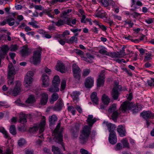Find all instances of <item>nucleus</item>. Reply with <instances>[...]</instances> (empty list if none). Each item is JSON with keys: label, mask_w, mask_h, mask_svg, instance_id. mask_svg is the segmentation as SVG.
Listing matches in <instances>:
<instances>
[{"label": "nucleus", "mask_w": 154, "mask_h": 154, "mask_svg": "<svg viewBox=\"0 0 154 154\" xmlns=\"http://www.w3.org/2000/svg\"><path fill=\"white\" fill-rule=\"evenodd\" d=\"M60 82V79L58 76L57 75L55 76L54 79L52 81V84L53 85H57L58 86Z\"/></svg>", "instance_id": "nucleus-38"}, {"label": "nucleus", "mask_w": 154, "mask_h": 154, "mask_svg": "<svg viewBox=\"0 0 154 154\" xmlns=\"http://www.w3.org/2000/svg\"><path fill=\"white\" fill-rule=\"evenodd\" d=\"M33 75L34 73L32 71H29L27 72L24 78V85L26 88L29 89L31 87Z\"/></svg>", "instance_id": "nucleus-7"}, {"label": "nucleus", "mask_w": 154, "mask_h": 154, "mask_svg": "<svg viewBox=\"0 0 154 154\" xmlns=\"http://www.w3.org/2000/svg\"><path fill=\"white\" fill-rule=\"evenodd\" d=\"M52 23L53 24L58 26L63 25L65 23V21L61 19H59L57 22H55L54 21H52Z\"/></svg>", "instance_id": "nucleus-41"}, {"label": "nucleus", "mask_w": 154, "mask_h": 154, "mask_svg": "<svg viewBox=\"0 0 154 154\" xmlns=\"http://www.w3.org/2000/svg\"><path fill=\"white\" fill-rule=\"evenodd\" d=\"M45 123V119L44 117L41 120L39 124H35L32 127L30 128L29 129V131L31 133H34L37 131L39 128V132L41 133L44 131Z\"/></svg>", "instance_id": "nucleus-5"}, {"label": "nucleus", "mask_w": 154, "mask_h": 154, "mask_svg": "<svg viewBox=\"0 0 154 154\" xmlns=\"http://www.w3.org/2000/svg\"><path fill=\"white\" fill-rule=\"evenodd\" d=\"M41 79L42 82V85L45 87L49 85V77L46 74H44L42 75Z\"/></svg>", "instance_id": "nucleus-19"}, {"label": "nucleus", "mask_w": 154, "mask_h": 154, "mask_svg": "<svg viewBox=\"0 0 154 154\" xmlns=\"http://www.w3.org/2000/svg\"><path fill=\"white\" fill-rule=\"evenodd\" d=\"M56 69L62 73H65L66 71L63 64L61 62H58L56 66Z\"/></svg>", "instance_id": "nucleus-22"}, {"label": "nucleus", "mask_w": 154, "mask_h": 154, "mask_svg": "<svg viewBox=\"0 0 154 154\" xmlns=\"http://www.w3.org/2000/svg\"><path fill=\"white\" fill-rule=\"evenodd\" d=\"M48 99V95L45 93L42 94V98L40 100L41 105H45L47 103Z\"/></svg>", "instance_id": "nucleus-26"}, {"label": "nucleus", "mask_w": 154, "mask_h": 154, "mask_svg": "<svg viewBox=\"0 0 154 154\" xmlns=\"http://www.w3.org/2000/svg\"><path fill=\"white\" fill-rule=\"evenodd\" d=\"M26 143L25 140L23 138H20L18 141V145L21 146L24 145Z\"/></svg>", "instance_id": "nucleus-44"}, {"label": "nucleus", "mask_w": 154, "mask_h": 154, "mask_svg": "<svg viewBox=\"0 0 154 154\" xmlns=\"http://www.w3.org/2000/svg\"><path fill=\"white\" fill-rule=\"evenodd\" d=\"M122 146L121 143H118L115 147V150L116 151L120 150L122 149Z\"/></svg>", "instance_id": "nucleus-54"}, {"label": "nucleus", "mask_w": 154, "mask_h": 154, "mask_svg": "<svg viewBox=\"0 0 154 154\" xmlns=\"http://www.w3.org/2000/svg\"><path fill=\"white\" fill-rule=\"evenodd\" d=\"M59 98V95L56 93H54L51 96L50 100V102L51 103H54V102L58 99Z\"/></svg>", "instance_id": "nucleus-34"}, {"label": "nucleus", "mask_w": 154, "mask_h": 154, "mask_svg": "<svg viewBox=\"0 0 154 154\" xmlns=\"http://www.w3.org/2000/svg\"><path fill=\"white\" fill-rule=\"evenodd\" d=\"M7 20L8 25L10 26H13L15 23L14 19L13 18H8Z\"/></svg>", "instance_id": "nucleus-47"}, {"label": "nucleus", "mask_w": 154, "mask_h": 154, "mask_svg": "<svg viewBox=\"0 0 154 154\" xmlns=\"http://www.w3.org/2000/svg\"><path fill=\"white\" fill-rule=\"evenodd\" d=\"M143 5L142 3L139 0H131V7L130 11H134L138 8V7L142 6Z\"/></svg>", "instance_id": "nucleus-13"}, {"label": "nucleus", "mask_w": 154, "mask_h": 154, "mask_svg": "<svg viewBox=\"0 0 154 154\" xmlns=\"http://www.w3.org/2000/svg\"><path fill=\"white\" fill-rule=\"evenodd\" d=\"M60 123H58L55 129L54 130L52 133L54 137V139L55 141L61 144L63 149L64 150H65V148L63 144V136L62 134L63 131V128H60Z\"/></svg>", "instance_id": "nucleus-2"}, {"label": "nucleus", "mask_w": 154, "mask_h": 154, "mask_svg": "<svg viewBox=\"0 0 154 154\" xmlns=\"http://www.w3.org/2000/svg\"><path fill=\"white\" fill-rule=\"evenodd\" d=\"M102 100L104 104L106 106L108 105L110 101V99L105 94H104L102 96Z\"/></svg>", "instance_id": "nucleus-29"}, {"label": "nucleus", "mask_w": 154, "mask_h": 154, "mask_svg": "<svg viewBox=\"0 0 154 154\" xmlns=\"http://www.w3.org/2000/svg\"><path fill=\"white\" fill-rule=\"evenodd\" d=\"M63 104L60 100H59L55 104L54 106L52 107L53 110L55 111H60L62 109Z\"/></svg>", "instance_id": "nucleus-18"}, {"label": "nucleus", "mask_w": 154, "mask_h": 154, "mask_svg": "<svg viewBox=\"0 0 154 154\" xmlns=\"http://www.w3.org/2000/svg\"><path fill=\"white\" fill-rule=\"evenodd\" d=\"M54 39H57L59 43L62 45H64L65 43V41L62 39L61 37L59 38L57 37V35L54 37Z\"/></svg>", "instance_id": "nucleus-46"}, {"label": "nucleus", "mask_w": 154, "mask_h": 154, "mask_svg": "<svg viewBox=\"0 0 154 154\" xmlns=\"http://www.w3.org/2000/svg\"><path fill=\"white\" fill-rule=\"evenodd\" d=\"M112 16L113 17L115 20H122V17L121 16H118V15L115 14H112Z\"/></svg>", "instance_id": "nucleus-56"}, {"label": "nucleus", "mask_w": 154, "mask_h": 154, "mask_svg": "<svg viewBox=\"0 0 154 154\" xmlns=\"http://www.w3.org/2000/svg\"><path fill=\"white\" fill-rule=\"evenodd\" d=\"M90 70L89 69H85L84 70L83 73V76L85 77L87 76L89 74L90 72Z\"/></svg>", "instance_id": "nucleus-53"}, {"label": "nucleus", "mask_w": 154, "mask_h": 154, "mask_svg": "<svg viewBox=\"0 0 154 154\" xmlns=\"http://www.w3.org/2000/svg\"><path fill=\"white\" fill-rule=\"evenodd\" d=\"M148 85L151 87H154V79H151L150 80L147 81Z\"/></svg>", "instance_id": "nucleus-52"}, {"label": "nucleus", "mask_w": 154, "mask_h": 154, "mask_svg": "<svg viewBox=\"0 0 154 154\" xmlns=\"http://www.w3.org/2000/svg\"><path fill=\"white\" fill-rule=\"evenodd\" d=\"M68 111L70 112L73 115H74L76 112L75 109L72 106H69L68 107Z\"/></svg>", "instance_id": "nucleus-48"}, {"label": "nucleus", "mask_w": 154, "mask_h": 154, "mask_svg": "<svg viewBox=\"0 0 154 154\" xmlns=\"http://www.w3.org/2000/svg\"><path fill=\"white\" fill-rule=\"evenodd\" d=\"M70 34V32L69 30H65L62 34H57V37L58 38L61 37H64L66 35Z\"/></svg>", "instance_id": "nucleus-42"}, {"label": "nucleus", "mask_w": 154, "mask_h": 154, "mask_svg": "<svg viewBox=\"0 0 154 154\" xmlns=\"http://www.w3.org/2000/svg\"><path fill=\"white\" fill-rule=\"evenodd\" d=\"M86 56V57H81L82 59L88 62L92 63L93 60L94 59V56L89 53H87Z\"/></svg>", "instance_id": "nucleus-23"}, {"label": "nucleus", "mask_w": 154, "mask_h": 154, "mask_svg": "<svg viewBox=\"0 0 154 154\" xmlns=\"http://www.w3.org/2000/svg\"><path fill=\"white\" fill-rule=\"evenodd\" d=\"M0 132L2 133L4 135V137L5 138H7L8 137V136L7 131L3 127H0Z\"/></svg>", "instance_id": "nucleus-45"}, {"label": "nucleus", "mask_w": 154, "mask_h": 154, "mask_svg": "<svg viewBox=\"0 0 154 154\" xmlns=\"http://www.w3.org/2000/svg\"><path fill=\"white\" fill-rule=\"evenodd\" d=\"M75 52L77 54L81 56H83L84 54V52L79 49H76Z\"/></svg>", "instance_id": "nucleus-58"}, {"label": "nucleus", "mask_w": 154, "mask_h": 154, "mask_svg": "<svg viewBox=\"0 0 154 154\" xmlns=\"http://www.w3.org/2000/svg\"><path fill=\"white\" fill-rule=\"evenodd\" d=\"M140 115L146 119L149 118L153 119L154 118L153 113L149 111L143 112L140 113Z\"/></svg>", "instance_id": "nucleus-17"}, {"label": "nucleus", "mask_w": 154, "mask_h": 154, "mask_svg": "<svg viewBox=\"0 0 154 154\" xmlns=\"http://www.w3.org/2000/svg\"><path fill=\"white\" fill-rule=\"evenodd\" d=\"M42 48H38L33 52L32 58L30 59L31 62L34 65H37L40 63L42 57Z\"/></svg>", "instance_id": "nucleus-4"}, {"label": "nucleus", "mask_w": 154, "mask_h": 154, "mask_svg": "<svg viewBox=\"0 0 154 154\" xmlns=\"http://www.w3.org/2000/svg\"><path fill=\"white\" fill-rule=\"evenodd\" d=\"M80 152L82 154H91L87 150L83 148L80 149Z\"/></svg>", "instance_id": "nucleus-60"}, {"label": "nucleus", "mask_w": 154, "mask_h": 154, "mask_svg": "<svg viewBox=\"0 0 154 154\" xmlns=\"http://www.w3.org/2000/svg\"><path fill=\"white\" fill-rule=\"evenodd\" d=\"M94 82L93 78L91 77H88L86 79L85 83V87L87 88H91L93 86Z\"/></svg>", "instance_id": "nucleus-20"}, {"label": "nucleus", "mask_w": 154, "mask_h": 154, "mask_svg": "<svg viewBox=\"0 0 154 154\" xmlns=\"http://www.w3.org/2000/svg\"><path fill=\"white\" fill-rule=\"evenodd\" d=\"M78 39L77 37H75L72 36L66 42L68 44H73L74 43H77L78 42Z\"/></svg>", "instance_id": "nucleus-40"}, {"label": "nucleus", "mask_w": 154, "mask_h": 154, "mask_svg": "<svg viewBox=\"0 0 154 154\" xmlns=\"http://www.w3.org/2000/svg\"><path fill=\"white\" fill-rule=\"evenodd\" d=\"M100 2L105 7H106L109 5V3L106 0H101Z\"/></svg>", "instance_id": "nucleus-62"}, {"label": "nucleus", "mask_w": 154, "mask_h": 154, "mask_svg": "<svg viewBox=\"0 0 154 154\" xmlns=\"http://www.w3.org/2000/svg\"><path fill=\"white\" fill-rule=\"evenodd\" d=\"M153 56L151 52H149L146 53L143 60L144 61L146 62L151 60Z\"/></svg>", "instance_id": "nucleus-37"}, {"label": "nucleus", "mask_w": 154, "mask_h": 154, "mask_svg": "<svg viewBox=\"0 0 154 154\" xmlns=\"http://www.w3.org/2000/svg\"><path fill=\"white\" fill-rule=\"evenodd\" d=\"M109 140V142L112 144H115L117 142V137L115 132L110 133Z\"/></svg>", "instance_id": "nucleus-21"}, {"label": "nucleus", "mask_w": 154, "mask_h": 154, "mask_svg": "<svg viewBox=\"0 0 154 154\" xmlns=\"http://www.w3.org/2000/svg\"><path fill=\"white\" fill-rule=\"evenodd\" d=\"M104 73V72L102 71L99 75V78L97 80V86L98 87H100L104 84L105 78Z\"/></svg>", "instance_id": "nucleus-16"}, {"label": "nucleus", "mask_w": 154, "mask_h": 154, "mask_svg": "<svg viewBox=\"0 0 154 154\" xmlns=\"http://www.w3.org/2000/svg\"><path fill=\"white\" fill-rule=\"evenodd\" d=\"M9 49V48L8 45H2L0 50V57H4Z\"/></svg>", "instance_id": "nucleus-14"}, {"label": "nucleus", "mask_w": 154, "mask_h": 154, "mask_svg": "<svg viewBox=\"0 0 154 154\" xmlns=\"http://www.w3.org/2000/svg\"><path fill=\"white\" fill-rule=\"evenodd\" d=\"M80 94V92L79 91H74L72 93V96L74 99H75L76 100Z\"/></svg>", "instance_id": "nucleus-50"}, {"label": "nucleus", "mask_w": 154, "mask_h": 154, "mask_svg": "<svg viewBox=\"0 0 154 154\" xmlns=\"http://www.w3.org/2000/svg\"><path fill=\"white\" fill-rule=\"evenodd\" d=\"M72 71L75 82L79 83L81 78V70L77 65L74 63L72 66Z\"/></svg>", "instance_id": "nucleus-6"}, {"label": "nucleus", "mask_w": 154, "mask_h": 154, "mask_svg": "<svg viewBox=\"0 0 154 154\" xmlns=\"http://www.w3.org/2000/svg\"><path fill=\"white\" fill-rule=\"evenodd\" d=\"M145 21L148 24H150L153 22L154 20L152 18H148L145 19Z\"/></svg>", "instance_id": "nucleus-59"}, {"label": "nucleus", "mask_w": 154, "mask_h": 154, "mask_svg": "<svg viewBox=\"0 0 154 154\" xmlns=\"http://www.w3.org/2000/svg\"><path fill=\"white\" fill-rule=\"evenodd\" d=\"M92 127L89 125H85L83 128L79 136V141L81 144H84L88 140L91 132Z\"/></svg>", "instance_id": "nucleus-3"}, {"label": "nucleus", "mask_w": 154, "mask_h": 154, "mask_svg": "<svg viewBox=\"0 0 154 154\" xmlns=\"http://www.w3.org/2000/svg\"><path fill=\"white\" fill-rule=\"evenodd\" d=\"M35 101V96L33 95H30L26 100L25 103L26 104H32Z\"/></svg>", "instance_id": "nucleus-28"}, {"label": "nucleus", "mask_w": 154, "mask_h": 154, "mask_svg": "<svg viewBox=\"0 0 154 154\" xmlns=\"http://www.w3.org/2000/svg\"><path fill=\"white\" fill-rule=\"evenodd\" d=\"M31 52L27 45L23 46L20 51V53L22 57L28 56Z\"/></svg>", "instance_id": "nucleus-15"}, {"label": "nucleus", "mask_w": 154, "mask_h": 154, "mask_svg": "<svg viewBox=\"0 0 154 154\" xmlns=\"http://www.w3.org/2000/svg\"><path fill=\"white\" fill-rule=\"evenodd\" d=\"M130 14L134 18H136L140 15V14L139 13L136 12H134L132 13H130Z\"/></svg>", "instance_id": "nucleus-57"}, {"label": "nucleus", "mask_w": 154, "mask_h": 154, "mask_svg": "<svg viewBox=\"0 0 154 154\" xmlns=\"http://www.w3.org/2000/svg\"><path fill=\"white\" fill-rule=\"evenodd\" d=\"M57 120V116L55 115H53L50 116L49 117V121L50 123V125L51 126L55 124V122Z\"/></svg>", "instance_id": "nucleus-27"}, {"label": "nucleus", "mask_w": 154, "mask_h": 154, "mask_svg": "<svg viewBox=\"0 0 154 154\" xmlns=\"http://www.w3.org/2000/svg\"><path fill=\"white\" fill-rule=\"evenodd\" d=\"M17 49V45H12L10 47V50L11 51H15Z\"/></svg>", "instance_id": "nucleus-55"}, {"label": "nucleus", "mask_w": 154, "mask_h": 154, "mask_svg": "<svg viewBox=\"0 0 154 154\" xmlns=\"http://www.w3.org/2000/svg\"><path fill=\"white\" fill-rule=\"evenodd\" d=\"M122 90L121 86L119 85L117 81L114 82V87L112 90L111 95L112 98L115 100L118 99L119 94V92Z\"/></svg>", "instance_id": "nucleus-8"}, {"label": "nucleus", "mask_w": 154, "mask_h": 154, "mask_svg": "<svg viewBox=\"0 0 154 154\" xmlns=\"http://www.w3.org/2000/svg\"><path fill=\"white\" fill-rule=\"evenodd\" d=\"M66 81L65 80H62L61 83V88L60 90L62 91L64 90L66 86Z\"/></svg>", "instance_id": "nucleus-51"}, {"label": "nucleus", "mask_w": 154, "mask_h": 154, "mask_svg": "<svg viewBox=\"0 0 154 154\" xmlns=\"http://www.w3.org/2000/svg\"><path fill=\"white\" fill-rule=\"evenodd\" d=\"M106 15V12L103 10H97L95 13V16L101 18H103L105 17Z\"/></svg>", "instance_id": "nucleus-25"}, {"label": "nucleus", "mask_w": 154, "mask_h": 154, "mask_svg": "<svg viewBox=\"0 0 154 154\" xmlns=\"http://www.w3.org/2000/svg\"><path fill=\"white\" fill-rule=\"evenodd\" d=\"M52 150L54 154H63L61 152L60 149L57 147L53 146L52 147Z\"/></svg>", "instance_id": "nucleus-39"}, {"label": "nucleus", "mask_w": 154, "mask_h": 154, "mask_svg": "<svg viewBox=\"0 0 154 154\" xmlns=\"http://www.w3.org/2000/svg\"><path fill=\"white\" fill-rule=\"evenodd\" d=\"M142 108V106L140 104H137L135 106L134 104L131 102L125 101L121 105L120 109L122 112H125L127 110L132 109L133 112L135 113H137Z\"/></svg>", "instance_id": "nucleus-1"}, {"label": "nucleus", "mask_w": 154, "mask_h": 154, "mask_svg": "<svg viewBox=\"0 0 154 154\" xmlns=\"http://www.w3.org/2000/svg\"><path fill=\"white\" fill-rule=\"evenodd\" d=\"M48 91L51 93L57 92L59 91V88L58 86L57 85H53L48 88Z\"/></svg>", "instance_id": "nucleus-35"}, {"label": "nucleus", "mask_w": 154, "mask_h": 154, "mask_svg": "<svg viewBox=\"0 0 154 154\" xmlns=\"http://www.w3.org/2000/svg\"><path fill=\"white\" fill-rule=\"evenodd\" d=\"M108 111L109 113H112V119L114 121L116 122L119 115L117 110H116V105L113 104L111 105L110 106Z\"/></svg>", "instance_id": "nucleus-12"}, {"label": "nucleus", "mask_w": 154, "mask_h": 154, "mask_svg": "<svg viewBox=\"0 0 154 154\" xmlns=\"http://www.w3.org/2000/svg\"><path fill=\"white\" fill-rule=\"evenodd\" d=\"M124 148H129V144L128 143L127 140L125 139H123L122 141Z\"/></svg>", "instance_id": "nucleus-43"}, {"label": "nucleus", "mask_w": 154, "mask_h": 154, "mask_svg": "<svg viewBox=\"0 0 154 154\" xmlns=\"http://www.w3.org/2000/svg\"><path fill=\"white\" fill-rule=\"evenodd\" d=\"M10 132L13 135H15L16 133L15 127L14 125H11L9 128Z\"/></svg>", "instance_id": "nucleus-49"}, {"label": "nucleus", "mask_w": 154, "mask_h": 154, "mask_svg": "<svg viewBox=\"0 0 154 154\" xmlns=\"http://www.w3.org/2000/svg\"><path fill=\"white\" fill-rule=\"evenodd\" d=\"M98 26L103 31H105L107 29L106 27L104 25L102 24L101 23L100 25H99Z\"/></svg>", "instance_id": "nucleus-64"}, {"label": "nucleus", "mask_w": 154, "mask_h": 154, "mask_svg": "<svg viewBox=\"0 0 154 154\" xmlns=\"http://www.w3.org/2000/svg\"><path fill=\"white\" fill-rule=\"evenodd\" d=\"M70 30L72 31L74 33H75L77 32H80L81 31V29H70Z\"/></svg>", "instance_id": "nucleus-63"}, {"label": "nucleus", "mask_w": 154, "mask_h": 154, "mask_svg": "<svg viewBox=\"0 0 154 154\" xmlns=\"http://www.w3.org/2000/svg\"><path fill=\"white\" fill-rule=\"evenodd\" d=\"M35 8L37 10H39L41 11L43 10L44 9V8L41 5H36L34 6Z\"/></svg>", "instance_id": "nucleus-61"}, {"label": "nucleus", "mask_w": 154, "mask_h": 154, "mask_svg": "<svg viewBox=\"0 0 154 154\" xmlns=\"http://www.w3.org/2000/svg\"><path fill=\"white\" fill-rule=\"evenodd\" d=\"M32 21L28 23V24L31 26L35 28H40V26L37 25L38 23V22L35 20L34 19H31Z\"/></svg>", "instance_id": "nucleus-32"}, {"label": "nucleus", "mask_w": 154, "mask_h": 154, "mask_svg": "<svg viewBox=\"0 0 154 154\" xmlns=\"http://www.w3.org/2000/svg\"><path fill=\"white\" fill-rule=\"evenodd\" d=\"M117 131L119 135L122 137L125 136V128L122 125H119L117 129Z\"/></svg>", "instance_id": "nucleus-24"}, {"label": "nucleus", "mask_w": 154, "mask_h": 154, "mask_svg": "<svg viewBox=\"0 0 154 154\" xmlns=\"http://www.w3.org/2000/svg\"><path fill=\"white\" fill-rule=\"evenodd\" d=\"M16 82V85L14 89L13 90L12 89H9L8 92V94L14 96H16L20 93L21 91V84L18 81H17Z\"/></svg>", "instance_id": "nucleus-11"}, {"label": "nucleus", "mask_w": 154, "mask_h": 154, "mask_svg": "<svg viewBox=\"0 0 154 154\" xmlns=\"http://www.w3.org/2000/svg\"><path fill=\"white\" fill-rule=\"evenodd\" d=\"M103 123L105 124L110 133L114 132L113 129L114 125L110 123H109L107 122H104Z\"/></svg>", "instance_id": "nucleus-33"}, {"label": "nucleus", "mask_w": 154, "mask_h": 154, "mask_svg": "<svg viewBox=\"0 0 154 154\" xmlns=\"http://www.w3.org/2000/svg\"><path fill=\"white\" fill-rule=\"evenodd\" d=\"M93 116L92 115H88V117L87 120V121L89 125L92 126L93 124L96 121V119L95 118L93 119Z\"/></svg>", "instance_id": "nucleus-31"}, {"label": "nucleus", "mask_w": 154, "mask_h": 154, "mask_svg": "<svg viewBox=\"0 0 154 154\" xmlns=\"http://www.w3.org/2000/svg\"><path fill=\"white\" fill-rule=\"evenodd\" d=\"M8 83L9 85H11L13 82L14 76L15 74V71L12 63H9L8 65Z\"/></svg>", "instance_id": "nucleus-9"}, {"label": "nucleus", "mask_w": 154, "mask_h": 154, "mask_svg": "<svg viewBox=\"0 0 154 154\" xmlns=\"http://www.w3.org/2000/svg\"><path fill=\"white\" fill-rule=\"evenodd\" d=\"M106 49L105 48L101 49L99 51V53L102 54H105L109 56H112L116 58H121L122 57V55L123 56L125 55L124 51H123L122 52H121V54L119 53H112V52H107Z\"/></svg>", "instance_id": "nucleus-10"}, {"label": "nucleus", "mask_w": 154, "mask_h": 154, "mask_svg": "<svg viewBox=\"0 0 154 154\" xmlns=\"http://www.w3.org/2000/svg\"><path fill=\"white\" fill-rule=\"evenodd\" d=\"M20 122L22 124H24L27 122L26 115L24 114L21 113L19 115Z\"/></svg>", "instance_id": "nucleus-36"}, {"label": "nucleus", "mask_w": 154, "mask_h": 154, "mask_svg": "<svg viewBox=\"0 0 154 154\" xmlns=\"http://www.w3.org/2000/svg\"><path fill=\"white\" fill-rule=\"evenodd\" d=\"M97 95V93L96 92H93L92 93L91 96V99L92 101L96 105L98 104L99 101Z\"/></svg>", "instance_id": "nucleus-30"}]
</instances>
